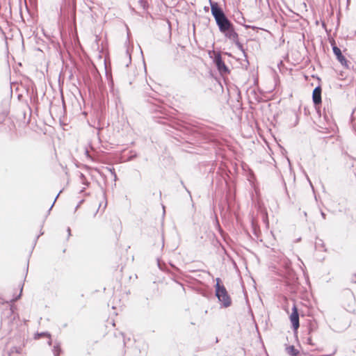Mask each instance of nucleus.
<instances>
[{
	"label": "nucleus",
	"instance_id": "nucleus-1",
	"mask_svg": "<svg viewBox=\"0 0 356 356\" xmlns=\"http://www.w3.org/2000/svg\"><path fill=\"white\" fill-rule=\"evenodd\" d=\"M211 11L216 22L219 28L220 31H225L230 27L232 23L228 19L221 8L216 2H211Z\"/></svg>",
	"mask_w": 356,
	"mask_h": 356
},
{
	"label": "nucleus",
	"instance_id": "nucleus-2",
	"mask_svg": "<svg viewBox=\"0 0 356 356\" xmlns=\"http://www.w3.org/2000/svg\"><path fill=\"white\" fill-rule=\"evenodd\" d=\"M2 305L4 307L1 316V323L11 327L17 316V314L15 313V307L8 304V301L5 303L3 302Z\"/></svg>",
	"mask_w": 356,
	"mask_h": 356
},
{
	"label": "nucleus",
	"instance_id": "nucleus-3",
	"mask_svg": "<svg viewBox=\"0 0 356 356\" xmlns=\"http://www.w3.org/2000/svg\"><path fill=\"white\" fill-rule=\"evenodd\" d=\"M220 279H216V296L224 307H228L231 305V298L223 285H220Z\"/></svg>",
	"mask_w": 356,
	"mask_h": 356
},
{
	"label": "nucleus",
	"instance_id": "nucleus-4",
	"mask_svg": "<svg viewBox=\"0 0 356 356\" xmlns=\"http://www.w3.org/2000/svg\"><path fill=\"white\" fill-rule=\"evenodd\" d=\"M220 32L222 33L227 38L234 42L240 49L243 50L242 44L238 42V35L235 31L233 24H232L227 30Z\"/></svg>",
	"mask_w": 356,
	"mask_h": 356
},
{
	"label": "nucleus",
	"instance_id": "nucleus-5",
	"mask_svg": "<svg viewBox=\"0 0 356 356\" xmlns=\"http://www.w3.org/2000/svg\"><path fill=\"white\" fill-rule=\"evenodd\" d=\"M214 63L220 73H227L229 72L228 68L223 62L220 54L215 56Z\"/></svg>",
	"mask_w": 356,
	"mask_h": 356
},
{
	"label": "nucleus",
	"instance_id": "nucleus-6",
	"mask_svg": "<svg viewBox=\"0 0 356 356\" xmlns=\"http://www.w3.org/2000/svg\"><path fill=\"white\" fill-rule=\"evenodd\" d=\"M332 45L333 53L337 56V58L339 60V62L343 66H344L346 67H348V61L346 59V58L343 56V54H342V53L341 51V49L339 47H337V46L333 45L332 44Z\"/></svg>",
	"mask_w": 356,
	"mask_h": 356
},
{
	"label": "nucleus",
	"instance_id": "nucleus-7",
	"mask_svg": "<svg viewBox=\"0 0 356 356\" xmlns=\"http://www.w3.org/2000/svg\"><path fill=\"white\" fill-rule=\"evenodd\" d=\"M290 320L292 323L293 328L297 330L299 327V314L297 308L294 306L290 315Z\"/></svg>",
	"mask_w": 356,
	"mask_h": 356
},
{
	"label": "nucleus",
	"instance_id": "nucleus-8",
	"mask_svg": "<svg viewBox=\"0 0 356 356\" xmlns=\"http://www.w3.org/2000/svg\"><path fill=\"white\" fill-rule=\"evenodd\" d=\"M312 98L315 105L321 103V88L319 86L315 88L313 90Z\"/></svg>",
	"mask_w": 356,
	"mask_h": 356
},
{
	"label": "nucleus",
	"instance_id": "nucleus-9",
	"mask_svg": "<svg viewBox=\"0 0 356 356\" xmlns=\"http://www.w3.org/2000/svg\"><path fill=\"white\" fill-rule=\"evenodd\" d=\"M5 356H23V355L20 348L12 347L8 350L7 355Z\"/></svg>",
	"mask_w": 356,
	"mask_h": 356
},
{
	"label": "nucleus",
	"instance_id": "nucleus-10",
	"mask_svg": "<svg viewBox=\"0 0 356 356\" xmlns=\"http://www.w3.org/2000/svg\"><path fill=\"white\" fill-rule=\"evenodd\" d=\"M286 350L287 353L291 356H296L299 353L298 350H296L293 346L287 347Z\"/></svg>",
	"mask_w": 356,
	"mask_h": 356
},
{
	"label": "nucleus",
	"instance_id": "nucleus-11",
	"mask_svg": "<svg viewBox=\"0 0 356 356\" xmlns=\"http://www.w3.org/2000/svg\"><path fill=\"white\" fill-rule=\"evenodd\" d=\"M52 352L54 356H59V355L61 353L60 346L59 343H55L53 347Z\"/></svg>",
	"mask_w": 356,
	"mask_h": 356
},
{
	"label": "nucleus",
	"instance_id": "nucleus-12",
	"mask_svg": "<svg viewBox=\"0 0 356 356\" xmlns=\"http://www.w3.org/2000/svg\"><path fill=\"white\" fill-rule=\"evenodd\" d=\"M40 337H48L49 339L48 342H47L48 345L49 346L51 345V340L50 339L51 334L49 333H48V332L38 333L35 338L37 339V338H39Z\"/></svg>",
	"mask_w": 356,
	"mask_h": 356
},
{
	"label": "nucleus",
	"instance_id": "nucleus-13",
	"mask_svg": "<svg viewBox=\"0 0 356 356\" xmlns=\"http://www.w3.org/2000/svg\"><path fill=\"white\" fill-rule=\"evenodd\" d=\"M80 179L83 184L88 185V183L86 181V179L83 174H80Z\"/></svg>",
	"mask_w": 356,
	"mask_h": 356
},
{
	"label": "nucleus",
	"instance_id": "nucleus-14",
	"mask_svg": "<svg viewBox=\"0 0 356 356\" xmlns=\"http://www.w3.org/2000/svg\"><path fill=\"white\" fill-rule=\"evenodd\" d=\"M22 289H23V287L22 286L20 293L19 294V296L17 297H16L15 299H13L12 301H15L16 300L19 298V297L21 296V294H22Z\"/></svg>",
	"mask_w": 356,
	"mask_h": 356
},
{
	"label": "nucleus",
	"instance_id": "nucleus-15",
	"mask_svg": "<svg viewBox=\"0 0 356 356\" xmlns=\"http://www.w3.org/2000/svg\"><path fill=\"white\" fill-rule=\"evenodd\" d=\"M60 193H61V191H60V193H59L57 195V196L56 197V198H55V200H54V202H53L52 205H51L50 209L53 207V206H54V203H55V202H56V199L58 198V195H59V194H60Z\"/></svg>",
	"mask_w": 356,
	"mask_h": 356
},
{
	"label": "nucleus",
	"instance_id": "nucleus-16",
	"mask_svg": "<svg viewBox=\"0 0 356 356\" xmlns=\"http://www.w3.org/2000/svg\"><path fill=\"white\" fill-rule=\"evenodd\" d=\"M321 215L323 219H325L326 215L323 211H321Z\"/></svg>",
	"mask_w": 356,
	"mask_h": 356
},
{
	"label": "nucleus",
	"instance_id": "nucleus-17",
	"mask_svg": "<svg viewBox=\"0 0 356 356\" xmlns=\"http://www.w3.org/2000/svg\"><path fill=\"white\" fill-rule=\"evenodd\" d=\"M307 341L309 344H312V340L310 337L307 338Z\"/></svg>",
	"mask_w": 356,
	"mask_h": 356
},
{
	"label": "nucleus",
	"instance_id": "nucleus-18",
	"mask_svg": "<svg viewBox=\"0 0 356 356\" xmlns=\"http://www.w3.org/2000/svg\"><path fill=\"white\" fill-rule=\"evenodd\" d=\"M68 236L71 235V229L70 227L67 228Z\"/></svg>",
	"mask_w": 356,
	"mask_h": 356
},
{
	"label": "nucleus",
	"instance_id": "nucleus-19",
	"mask_svg": "<svg viewBox=\"0 0 356 356\" xmlns=\"http://www.w3.org/2000/svg\"><path fill=\"white\" fill-rule=\"evenodd\" d=\"M304 215H305V216H307V212H304Z\"/></svg>",
	"mask_w": 356,
	"mask_h": 356
}]
</instances>
